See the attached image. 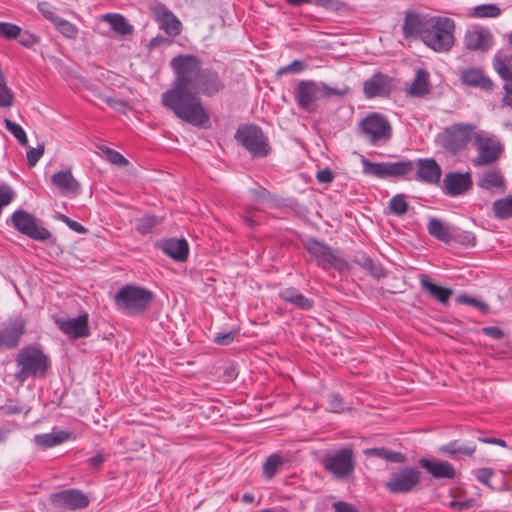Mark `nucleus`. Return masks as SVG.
<instances>
[{
    "label": "nucleus",
    "mask_w": 512,
    "mask_h": 512,
    "mask_svg": "<svg viewBox=\"0 0 512 512\" xmlns=\"http://www.w3.org/2000/svg\"><path fill=\"white\" fill-rule=\"evenodd\" d=\"M103 101L109 105L110 107H112L113 109L121 112V111H124L126 108H127V103L126 101L124 100H121V99H116V98H112V97H104L103 98Z\"/></svg>",
    "instance_id": "bf43d9fd"
},
{
    "label": "nucleus",
    "mask_w": 512,
    "mask_h": 512,
    "mask_svg": "<svg viewBox=\"0 0 512 512\" xmlns=\"http://www.w3.org/2000/svg\"><path fill=\"white\" fill-rule=\"evenodd\" d=\"M306 68H307V64L304 61L294 60L292 63L281 67L277 71V75L289 74V73L297 74V73L304 71Z\"/></svg>",
    "instance_id": "de8ad7c7"
},
{
    "label": "nucleus",
    "mask_w": 512,
    "mask_h": 512,
    "mask_svg": "<svg viewBox=\"0 0 512 512\" xmlns=\"http://www.w3.org/2000/svg\"><path fill=\"white\" fill-rule=\"evenodd\" d=\"M482 332L484 335L491 337L493 339H501L504 335L503 331L496 326H487L482 328Z\"/></svg>",
    "instance_id": "052dcab7"
},
{
    "label": "nucleus",
    "mask_w": 512,
    "mask_h": 512,
    "mask_svg": "<svg viewBox=\"0 0 512 512\" xmlns=\"http://www.w3.org/2000/svg\"><path fill=\"white\" fill-rule=\"evenodd\" d=\"M0 410L4 415H14L20 414L23 411V408L13 403H6L0 407Z\"/></svg>",
    "instance_id": "680f3d73"
},
{
    "label": "nucleus",
    "mask_w": 512,
    "mask_h": 512,
    "mask_svg": "<svg viewBox=\"0 0 512 512\" xmlns=\"http://www.w3.org/2000/svg\"><path fill=\"white\" fill-rule=\"evenodd\" d=\"M88 318V314L84 312L75 318L54 317V323L69 339L76 340L90 336Z\"/></svg>",
    "instance_id": "dca6fc26"
},
{
    "label": "nucleus",
    "mask_w": 512,
    "mask_h": 512,
    "mask_svg": "<svg viewBox=\"0 0 512 512\" xmlns=\"http://www.w3.org/2000/svg\"><path fill=\"white\" fill-rule=\"evenodd\" d=\"M161 249L167 256L175 261L184 262L188 258L189 245L184 238H169L163 241Z\"/></svg>",
    "instance_id": "393cba45"
},
{
    "label": "nucleus",
    "mask_w": 512,
    "mask_h": 512,
    "mask_svg": "<svg viewBox=\"0 0 512 512\" xmlns=\"http://www.w3.org/2000/svg\"><path fill=\"white\" fill-rule=\"evenodd\" d=\"M501 9L496 4H482L474 7L473 15L477 18L497 17Z\"/></svg>",
    "instance_id": "a19ab883"
},
{
    "label": "nucleus",
    "mask_w": 512,
    "mask_h": 512,
    "mask_svg": "<svg viewBox=\"0 0 512 512\" xmlns=\"http://www.w3.org/2000/svg\"><path fill=\"white\" fill-rule=\"evenodd\" d=\"M428 233L434 237L435 239L443 242L450 243L452 240V235L450 229L447 225L443 224L437 218H431L427 224Z\"/></svg>",
    "instance_id": "f704fd0d"
},
{
    "label": "nucleus",
    "mask_w": 512,
    "mask_h": 512,
    "mask_svg": "<svg viewBox=\"0 0 512 512\" xmlns=\"http://www.w3.org/2000/svg\"><path fill=\"white\" fill-rule=\"evenodd\" d=\"M235 139L253 158L267 157L272 150L268 137L255 124L239 127L235 133Z\"/></svg>",
    "instance_id": "6e6552de"
},
{
    "label": "nucleus",
    "mask_w": 512,
    "mask_h": 512,
    "mask_svg": "<svg viewBox=\"0 0 512 512\" xmlns=\"http://www.w3.org/2000/svg\"><path fill=\"white\" fill-rule=\"evenodd\" d=\"M392 90V79L382 73H376L363 84V92L367 98L385 97Z\"/></svg>",
    "instance_id": "5701e85b"
},
{
    "label": "nucleus",
    "mask_w": 512,
    "mask_h": 512,
    "mask_svg": "<svg viewBox=\"0 0 512 512\" xmlns=\"http://www.w3.org/2000/svg\"><path fill=\"white\" fill-rule=\"evenodd\" d=\"M428 72L424 69H418L412 84L408 88L409 95L421 97L429 92Z\"/></svg>",
    "instance_id": "473e14b6"
},
{
    "label": "nucleus",
    "mask_w": 512,
    "mask_h": 512,
    "mask_svg": "<svg viewBox=\"0 0 512 512\" xmlns=\"http://www.w3.org/2000/svg\"><path fill=\"white\" fill-rule=\"evenodd\" d=\"M57 31L68 39H75L78 35V28L71 22L58 17L53 23Z\"/></svg>",
    "instance_id": "ea45409f"
},
{
    "label": "nucleus",
    "mask_w": 512,
    "mask_h": 512,
    "mask_svg": "<svg viewBox=\"0 0 512 512\" xmlns=\"http://www.w3.org/2000/svg\"><path fill=\"white\" fill-rule=\"evenodd\" d=\"M476 450L477 446L474 442H462L460 440H452L438 448L439 453L451 458H456L459 455L472 457Z\"/></svg>",
    "instance_id": "bb28decb"
},
{
    "label": "nucleus",
    "mask_w": 512,
    "mask_h": 512,
    "mask_svg": "<svg viewBox=\"0 0 512 512\" xmlns=\"http://www.w3.org/2000/svg\"><path fill=\"white\" fill-rule=\"evenodd\" d=\"M58 219L61 220L62 222H64L71 230H73L77 233L83 234L87 231L86 228L82 224H80L79 222H77L75 220H72L71 218H69L68 216H66L64 214H59Z\"/></svg>",
    "instance_id": "864d4df0"
},
{
    "label": "nucleus",
    "mask_w": 512,
    "mask_h": 512,
    "mask_svg": "<svg viewBox=\"0 0 512 512\" xmlns=\"http://www.w3.org/2000/svg\"><path fill=\"white\" fill-rule=\"evenodd\" d=\"M44 149V145L39 144L36 148H29L27 150V162L30 167H34L37 164L44 154Z\"/></svg>",
    "instance_id": "09e8293b"
},
{
    "label": "nucleus",
    "mask_w": 512,
    "mask_h": 512,
    "mask_svg": "<svg viewBox=\"0 0 512 512\" xmlns=\"http://www.w3.org/2000/svg\"><path fill=\"white\" fill-rule=\"evenodd\" d=\"M106 457L102 452H98L95 456L88 459V463L90 467L94 469H99L101 465L105 462Z\"/></svg>",
    "instance_id": "0e129e2a"
},
{
    "label": "nucleus",
    "mask_w": 512,
    "mask_h": 512,
    "mask_svg": "<svg viewBox=\"0 0 512 512\" xmlns=\"http://www.w3.org/2000/svg\"><path fill=\"white\" fill-rule=\"evenodd\" d=\"M25 325L23 319H15L0 326V348L7 350L17 348L25 333Z\"/></svg>",
    "instance_id": "6ab92c4d"
},
{
    "label": "nucleus",
    "mask_w": 512,
    "mask_h": 512,
    "mask_svg": "<svg viewBox=\"0 0 512 512\" xmlns=\"http://www.w3.org/2000/svg\"><path fill=\"white\" fill-rule=\"evenodd\" d=\"M73 433L65 430H59L52 433L37 434L34 436V443L43 449L51 448L64 443L72 438Z\"/></svg>",
    "instance_id": "c756f323"
},
{
    "label": "nucleus",
    "mask_w": 512,
    "mask_h": 512,
    "mask_svg": "<svg viewBox=\"0 0 512 512\" xmlns=\"http://www.w3.org/2000/svg\"><path fill=\"white\" fill-rule=\"evenodd\" d=\"M461 244L466 246H474L476 243L475 236L470 232H464L458 236Z\"/></svg>",
    "instance_id": "69168bd1"
},
{
    "label": "nucleus",
    "mask_w": 512,
    "mask_h": 512,
    "mask_svg": "<svg viewBox=\"0 0 512 512\" xmlns=\"http://www.w3.org/2000/svg\"><path fill=\"white\" fill-rule=\"evenodd\" d=\"M103 153L106 156V159L119 167H124L128 165V160L118 151L111 149L109 147H105L102 149Z\"/></svg>",
    "instance_id": "a18cd8bd"
},
{
    "label": "nucleus",
    "mask_w": 512,
    "mask_h": 512,
    "mask_svg": "<svg viewBox=\"0 0 512 512\" xmlns=\"http://www.w3.org/2000/svg\"><path fill=\"white\" fill-rule=\"evenodd\" d=\"M347 90L331 88L323 82L317 83L312 80H301L295 88L294 97L301 109L313 112L315 110V101L333 96H342Z\"/></svg>",
    "instance_id": "423d86ee"
},
{
    "label": "nucleus",
    "mask_w": 512,
    "mask_h": 512,
    "mask_svg": "<svg viewBox=\"0 0 512 512\" xmlns=\"http://www.w3.org/2000/svg\"><path fill=\"white\" fill-rule=\"evenodd\" d=\"M329 409L333 412H341L344 409L343 399L339 394H333L329 399Z\"/></svg>",
    "instance_id": "13d9d810"
},
{
    "label": "nucleus",
    "mask_w": 512,
    "mask_h": 512,
    "mask_svg": "<svg viewBox=\"0 0 512 512\" xmlns=\"http://www.w3.org/2000/svg\"><path fill=\"white\" fill-rule=\"evenodd\" d=\"M492 209L497 219L512 218V195L494 201Z\"/></svg>",
    "instance_id": "4c0bfd02"
},
{
    "label": "nucleus",
    "mask_w": 512,
    "mask_h": 512,
    "mask_svg": "<svg viewBox=\"0 0 512 512\" xmlns=\"http://www.w3.org/2000/svg\"><path fill=\"white\" fill-rule=\"evenodd\" d=\"M332 507L335 512H352V504L344 501L334 502Z\"/></svg>",
    "instance_id": "774afa93"
},
{
    "label": "nucleus",
    "mask_w": 512,
    "mask_h": 512,
    "mask_svg": "<svg viewBox=\"0 0 512 512\" xmlns=\"http://www.w3.org/2000/svg\"><path fill=\"white\" fill-rule=\"evenodd\" d=\"M421 480V472L414 467H403L393 473L392 478L385 483V487L394 494L411 492Z\"/></svg>",
    "instance_id": "4468645a"
},
{
    "label": "nucleus",
    "mask_w": 512,
    "mask_h": 512,
    "mask_svg": "<svg viewBox=\"0 0 512 512\" xmlns=\"http://www.w3.org/2000/svg\"><path fill=\"white\" fill-rule=\"evenodd\" d=\"M444 192L449 196H459L468 192L473 181L469 173L449 172L443 179Z\"/></svg>",
    "instance_id": "4be33fe9"
},
{
    "label": "nucleus",
    "mask_w": 512,
    "mask_h": 512,
    "mask_svg": "<svg viewBox=\"0 0 512 512\" xmlns=\"http://www.w3.org/2000/svg\"><path fill=\"white\" fill-rule=\"evenodd\" d=\"M19 37V43L24 46V47H27V48H30L32 47L34 44L38 43L39 42V38L27 31L25 32H20V35H18Z\"/></svg>",
    "instance_id": "5fc2aeb1"
},
{
    "label": "nucleus",
    "mask_w": 512,
    "mask_h": 512,
    "mask_svg": "<svg viewBox=\"0 0 512 512\" xmlns=\"http://www.w3.org/2000/svg\"><path fill=\"white\" fill-rule=\"evenodd\" d=\"M156 17L160 23V28L169 36L175 37L181 33V22L166 7H158L156 9Z\"/></svg>",
    "instance_id": "cd10ccee"
},
{
    "label": "nucleus",
    "mask_w": 512,
    "mask_h": 512,
    "mask_svg": "<svg viewBox=\"0 0 512 512\" xmlns=\"http://www.w3.org/2000/svg\"><path fill=\"white\" fill-rule=\"evenodd\" d=\"M162 219L155 215H146L136 220L135 229L141 235H146L152 231V229L159 225Z\"/></svg>",
    "instance_id": "58836bf2"
},
{
    "label": "nucleus",
    "mask_w": 512,
    "mask_h": 512,
    "mask_svg": "<svg viewBox=\"0 0 512 512\" xmlns=\"http://www.w3.org/2000/svg\"><path fill=\"white\" fill-rule=\"evenodd\" d=\"M250 192L256 199H262V200H268V201L276 200V198L270 193V191L262 186L253 188L250 190Z\"/></svg>",
    "instance_id": "6e6d98bb"
},
{
    "label": "nucleus",
    "mask_w": 512,
    "mask_h": 512,
    "mask_svg": "<svg viewBox=\"0 0 512 512\" xmlns=\"http://www.w3.org/2000/svg\"><path fill=\"white\" fill-rule=\"evenodd\" d=\"M153 293L143 287L134 285L123 286L114 296L118 310L127 315L143 313L152 303Z\"/></svg>",
    "instance_id": "39448f33"
},
{
    "label": "nucleus",
    "mask_w": 512,
    "mask_h": 512,
    "mask_svg": "<svg viewBox=\"0 0 512 512\" xmlns=\"http://www.w3.org/2000/svg\"><path fill=\"white\" fill-rule=\"evenodd\" d=\"M37 7L40 13L43 15V17L49 20L52 24L59 17L55 14L52 6L48 2H40L38 3Z\"/></svg>",
    "instance_id": "603ef678"
},
{
    "label": "nucleus",
    "mask_w": 512,
    "mask_h": 512,
    "mask_svg": "<svg viewBox=\"0 0 512 512\" xmlns=\"http://www.w3.org/2000/svg\"><path fill=\"white\" fill-rule=\"evenodd\" d=\"M243 219L249 227H254L260 224V222L254 216V211L250 208L245 210Z\"/></svg>",
    "instance_id": "338daca9"
},
{
    "label": "nucleus",
    "mask_w": 512,
    "mask_h": 512,
    "mask_svg": "<svg viewBox=\"0 0 512 512\" xmlns=\"http://www.w3.org/2000/svg\"><path fill=\"white\" fill-rule=\"evenodd\" d=\"M474 146L478 152L477 156L472 160L475 166L494 163L503 150L499 139L484 130H478L475 134Z\"/></svg>",
    "instance_id": "9d476101"
},
{
    "label": "nucleus",
    "mask_w": 512,
    "mask_h": 512,
    "mask_svg": "<svg viewBox=\"0 0 512 512\" xmlns=\"http://www.w3.org/2000/svg\"><path fill=\"white\" fill-rule=\"evenodd\" d=\"M304 247L309 255L316 261L317 265L324 270L334 268L339 272L349 269L348 263L341 256L339 250L332 248L326 243L314 237L304 242Z\"/></svg>",
    "instance_id": "0eeeda50"
},
{
    "label": "nucleus",
    "mask_w": 512,
    "mask_h": 512,
    "mask_svg": "<svg viewBox=\"0 0 512 512\" xmlns=\"http://www.w3.org/2000/svg\"><path fill=\"white\" fill-rule=\"evenodd\" d=\"M53 504L64 509H83L89 505L88 497L79 490L66 489L51 496Z\"/></svg>",
    "instance_id": "412c9836"
},
{
    "label": "nucleus",
    "mask_w": 512,
    "mask_h": 512,
    "mask_svg": "<svg viewBox=\"0 0 512 512\" xmlns=\"http://www.w3.org/2000/svg\"><path fill=\"white\" fill-rule=\"evenodd\" d=\"M354 263L376 279H380L385 276L382 266L375 263L370 257L363 253H357L354 256Z\"/></svg>",
    "instance_id": "72a5a7b5"
},
{
    "label": "nucleus",
    "mask_w": 512,
    "mask_h": 512,
    "mask_svg": "<svg viewBox=\"0 0 512 512\" xmlns=\"http://www.w3.org/2000/svg\"><path fill=\"white\" fill-rule=\"evenodd\" d=\"M21 28L13 23L0 22V36L8 40L16 39L20 35Z\"/></svg>",
    "instance_id": "c03bdc74"
},
{
    "label": "nucleus",
    "mask_w": 512,
    "mask_h": 512,
    "mask_svg": "<svg viewBox=\"0 0 512 512\" xmlns=\"http://www.w3.org/2000/svg\"><path fill=\"white\" fill-rule=\"evenodd\" d=\"M113 31L119 35H128L133 32V27L127 22L124 16L120 14H107L104 16Z\"/></svg>",
    "instance_id": "c9c22d12"
},
{
    "label": "nucleus",
    "mask_w": 512,
    "mask_h": 512,
    "mask_svg": "<svg viewBox=\"0 0 512 512\" xmlns=\"http://www.w3.org/2000/svg\"><path fill=\"white\" fill-rule=\"evenodd\" d=\"M420 284L424 290L442 304H446L453 294L452 289L432 283L426 275L420 277Z\"/></svg>",
    "instance_id": "2f4dec72"
},
{
    "label": "nucleus",
    "mask_w": 512,
    "mask_h": 512,
    "mask_svg": "<svg viewBox=\"0 0 512 512\" xmlns=\"http://www.w3.org/2000/svg\"><path fill=\"white\" fill-rule=\"evenodd\" d=\"M390 211L397 216L404 215L408 210V203L405 195L397 194L390 199L389 202Z\"/></svg>",
    "instance_id": "79ce46f5"
},
{
    "label": "nucleus",
    "mask_w": 512,
    "mask_h": 512,
    "mask_svg": "<svg viewBox=\"0 0 512 512\" xmlns=\"http://www.w3.org/2000/svg\"><path fill=\"white\" fill-rule=\"evenodd\" d=\"M460 81L465 86L478 88L485 92H492L495 88L493 80L480 67H469L461 70Z\"/></svg>",
    "instance_id": "aec40b11"
},
{
    "label": "nucleus",
    "mask_w": 512,
    "mask_h": 512,
    "mask_svg": "<svg viewBox=\"0 0 512 512\" xmlns=\"http://www.w3.org/2000/svg\"><path fill=\"white\" fill-rule=\"evenodd\" d=\"M432 16L422 15L414 10L405 12L402 33L405 39H421L431 24Z\"/></svg>",
    "instance_id": "f3484780"
},
{
    "label": "nucleus",
    "mask_w": 512,
    "mask_h": 512,
    "mask_svg": "<svg viewBox=\"0 0 512 512\" xmlns=\"http://www.w3.org/2000/svg\"><path fill=\"white\" fill-rule=\"evenodd\" d=\"M16 363L19 370L16 372L15 378L21 383L29 377H44L51 365L49 357L43 350L33 345L23 347L19 351Z\"/></svg>",
    "instance_id": "7ed1b4c3"
},
{
    "label": "nucleus",
    "mask_w": 512,
    "mask_h": 512,
    "mask_svg": "<svg viewBox=\"0 0 512 512\" xmlns=\"http://www.w3.org/2000/svg\"><path fill=\"white\" fill-rule=\"evenodd\" d=\"M392 126L387 117L373 112L363 118L358 133L372 145L385 144L392 138Z\"/></svg>",
    "instance_id": "1a4fd4ad"
},
{
    "label": "nucleus",
    "mask_w": 512,
    "mask_h": 512,
    "mask_svg": "<svg viewBox=\"0 0 512 512\" xmlns=\"http://www.w3.org/2000/svg\"><path fill=\"white\" fill-rule=\"evenodd\" d=\"M382 459H385L391 463H404L406 461V456L400 452L392 451L386 448Z\"/></svg>",
    "instance_id": "4d7b16f0"
},
{
    "label": "nucleus",
    "mask_w": 512,
    "mask_h": 512,
    "mask_svg": "<svg viewBox=\"0 0 512 512\" xmlns=\"http://www.w3.org/2000/svg\"><path fill=\"white\" fill-rule=\"evenodd\" d=\"M478 186L482 189L491 191L493 189H500L501 192L505 190V181L499 170L491 169L484 171L477 182Z\"/></svg>",
    "instance_id": "7c9ffc66"
},
{
    "label": "nucleus",
    "mask_w": 512,
    "mask_h": 512,
    "mask_svg": "<svg viewBox=\"0 0 512 512\" xmlns=\"http://www.w3.org/2000/svg\"><path fill=\"white\" fill-rule=\"evenodd\" d=\"M284 458L277 454L273 453L267 457L262 466L263 475L267 480H271L278 470L284 465Z\"/></svg>",
    "instance_id": "e433bc0d"
},
{
    "label": "nucleus",
    "mask_w": 512,
    "mask_h": 512,
    "mask_svg": "<svg viewBox=\"0 0 512 512\" xmlns=\"http://www.w3.org/2000/svg\"><path fill=\"white\" fill-rule=\"evenodd\" d=\"M362 172L366 176L378 179H410L415 171V179L427 183L438 184L442 169L434 158H419L416 161L403 158L395 162H372L360 155Z\"/></svg>",
    "instance_id": "f03ea898"
},
{
    "label": "nucleus",
    "mask_w": 512,
    "mask_h": 512,
    "mask_svg": "<svg viewBox=\"0 0 512 512\" xmlns=\"http://www.w3.org/2000/svg\"><path fill=\"white\" fill-rule=\"evenodd\" d=\"M477 131V127L471 123L454 124L445 130L443 146L447 151L455 154L463 150L471 139L474 140Z\"/></svg>",
    "instance_id": "9b49d317"
},
{
    "label": "nucleus",
    "mask_w": 512,
    "mask_h": 512,
    "mask_svg": "<svg viewBox=\"0 0 512 512\" xmlns=\"http://www.w3.org/2000/svg\"><path fill=\"white\" fill-rule=\"evenodd\" d=\"M237 335H238V330H231V331L224 332V333H218L214 337V342L221 346H227L235 340Z\"/></svg>",
    "instance_id": "3c124183"
},
{
    "label": "nucleus",
    "mask_w": 512,
    "mask_h": 512,
    "mask_svg": "<svg viewBox=\"0 0 512 512\" xmlns=\"http://www.w3.org/2000/svg\"><path fill=\"white\" fill-rule=\"evenodd\" d=\"M278 296L286 303L292 304L300 310H311L314 307V301L302 294L295 287H286L279 291Z\"/></svg>",
    "instance_id": "a878e982"
},
{
    "label": "nucleus",
    "mask_w": 512,
    "mask_h": 512,
    "mask_svg": "<svg viewBox=\"0 0 512 512\" xmlns=\"http://www.w3.org/2000/svg\"><path fill=\"white\" fill-rule=\"evenodd\" d=\"M474 475L480 483H482L483 485L487 486L490 489H493L490 480L495 475V471L492 468H479L474 471Z\"/></svg>",
    "instance_id": "49530a36"
},
{
    "label": "nucleus",
    "mask_w": 512,
    "mask_h": 512,
    "mask_svg": "<svg viewBox=\"0 0 512 512\" xmlns=\"http://www.w3.org/2000/svg\"><path fill=\"white\" fill-rule=\"evenodd\" d=\"M321 463L334 478H344L352 471V448L346 447L334 454H328L322 458Z\"/></svg>",
    "instance_id": "2eb2a0df"
},
{
    "label": "nucleus",
    "mask_w": 512,
    "mask_h": 512,
    "mask_svg": "<svg viewBox=\"0 0 512 512\" xmlns=\"http://www.w3.org/2000/svg\"><path fill=\"white\" fill-rule=\"evenodd\" d=\"M463 43L470 51L487 52L494 45V37L488 28L474 26L465 32Z\"/></svg>",
    "instance_id": "a211bd4d"
},
{
    "label": "nucleus",
    "mask_w": 512,
    "mask_h": 512,
    "mask_svg": "<svg viewBox=\"0 0 512 512\" xmlns=\"http://www.w3.org/2000/svg\"><path fill=\"white\" fill-rule=\"evenodd\" d=\"M418 463L434 479H453L456 475L455 468L448 461L421 458Z\"/></svg>",
    "instance_id": "b1692460"
},
{
    "label": "nucleus",
    "mask_w": 512,
    "mask_h": 512,
    "mask_svg": "<svg viewBox=\"0 0 512 512\" xmlns=\"http://www.w3.org/2000/svg\"><path fill=\"white\" fill-rule=\"evenodd\" d=\"M51 182L64 193L76 194L80 190V183L73 177L71 169L56 172L51 177Z\"/></svg>",
    "instance_id": "c85d7f7f"
},
{
    "label": "nucleus",
    "mask_w": 512,
    "mask_h": 512,
    "mask_svg": "<svg viewBox=\"0 0 512 512\" xmlns=\"http://www.w3.org/2000/svg\"><path fill=\"white\" fill-rule=\"evenodd\" d=\"M492 67L504 82V96L501 99L503 106L512 107V55L497 51L492 58Z\"/></svg>",
    "instance_id": "ddd939ff"
},
{
    "label": "nucleus",
    "mask_w": 512,
    "mask_h": 512,
    "mask_svg": "<svg viewBox=\"0 0 512 512\" xmlns=\"http://www.w3.org/2000/svg\"><path fill=\"white\" fill-rule=\"evenodd\" d=\"M333 178H334L333 173L329 168L319 170L316 174V179L320 183H330L333 181Z\"/></svg>",
    "instance_id": "e2e57ef3"
},
{
    "label": "nucleus",
    "mask_w": 512,
    "mask_h": 512,
    "mask_svg": "<svg viewBox=\"0 0 512 512\" xmlns=\"http://www.w3.org/2000/svg\"><path fill=\"white\" fill-rule=\"evenodd\" d=\"M4 123L6 129L18 140L22 146H26L28 144L26 132L19 124L11 121L10 119H5Z\"/></svg>",
    "instance_id": "37998d69"
},
{
    "label": "nucleus",
    "mask_w": 512,
    "mask_h": 512,
    "mask_svg": "<svg viewBox=\"0 0 512 512\" xmlns=\"http://www.w3.org/2000/svg\"><path fill=\"white\" fill-rule=\"evenodd\" d=\"M11 224L18 232L36 241L44 242L52 237L50 231L39 226L36 218L25 210H16L11 215Z\"/></svg>",
    "instance_id": "f8f14e48"
},
{
    "label": "nucleus",
    "mask_w": 512,
    "mask_h": 512,
    "mask_svg": "<svg viewBox=\"0 0 512 512\" xmlns=\"http://www.w3.org/2000/svg\"><path fill=\"white\" fill-rule=\"evenodd\" d=\"M174 77L169 89L161 95V104L180 120L203 127L209 121L201 96L213 98L226 88L221 75L211 67H203L194 54H179L170 61Z\"/></svg>",
    "instance_id": "f257e3e1"
},
{
    "label": "nucleus",
    "mask_w": 512,
    "mask_h": 512,
    "mask_svg": "<svg viewBox=\"0 0 512 512\" xmlns=\"http://www.w3.org/2000/svg\"><path fill=\"white\" fill-rule=\"evenodd\" d=\"M458 302L474 306L483 313H487L489 311V306L486 303L467 295H460L458 297Z\"/></svg>",
    "instance_id": "8fccbe9b"
},
{
    "label": "nucleus",
    "mask_w": 512,
    "mask_h": 512,
    "mask_svg": "<svg viewBox=\"0 0 512 512\" xmlns=\"http://www.w3.org/2000/svg\"><path fill=\"white\" fill-rule=\"evenodd\" d=\"M455 22L449 17L432 16L423 43L435 52H449L455 44Z\"/></svg>",
    "instance_id": "20e7f679"
}]
</instances>
